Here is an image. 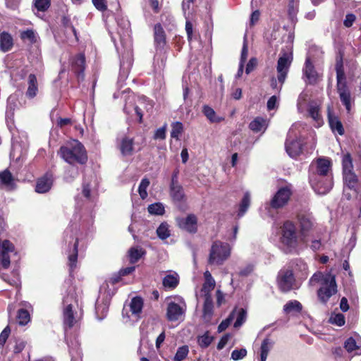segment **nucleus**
Instances as JSON below:
<instances>
[{
    "instance_id": "nucleus-1",
    "label": "nucleus",
    "mask_w": 361,
    "mask_h": 361,
    "mask_svg": "<svg viewBox=\"0 0 361 361\" xmlns=\"http://www.w3.org/2000/svg\"><path fill=\"white\" fill-rule=\"evenodd\" d=\"M344 51L339 50L336 58L335 70L336 72V90L342 104L345 107L348 114L351 113L352 104L354 99L351 97V92L346 81L343 66Z\"/></svg>"
},
{
    "instance_id": "nucleus-2",
    "label": "nucleus",
    "mask_w": 361,
    "mask_h": 361,
    "mask_svg": "<svg viewBox=\"0 0 361 361\" xmlns=\"http://www.w3.org/2000/svg\"><path fill=\"white\" fill-rule=\"evenodd\" d=\"M58 154L71 165H75V164L85 165L88 161L87 150L85 146L78 140H75L73 143L69 145L61 146Z\"/></svg>"
},
{
    "instance_id": "nucleus-3",
    "label": "nucleus",
    "mask_w": 361,
    "mask_h": 361,
    "mask_svg": "<svg viewBox=\"0 0 361 361\" xmlns=\"http://www.w3.org/2000/svg\"><path fill=\"white\" fill-rule=\"evenodd\" d=\"M280 242L286 247V253H298L299 237L295 223L285 221L281 226Z\"/></svg>"
},
{
    "instance_id": "nucleus-4",
    "label": "nucleus",
    "mask_w": 361,
    "mask_h": 361,
    "mask_svg": "<svg viewBox=\"0 0 361 361\" xmlns=\"http://www.w3.org/2000/svg\"><path fill=\"white\" fill-rule=\"evenodd\" d=\"M6 224L0 216V258L1 265L4 269H8L11 264L10 254H16L14 245L8 240L1 242V238L5 237Z\"/></svg>"
},
{
    "instance_id": "nucleus-5",
    "label": "nucleus",
    "mask_w": 361,
    "mask_h": 361,
    "mask_svg": "<svg viewBox=\"0 0 361 361\" xmlns=\"http://www.w3.org/2000/svg\"><path fill=\"white\" fill-rule=\"evenodd\" d=\"M295 219L299 226V233L303 238H305L314 228L315 219L309 208L298 209L295 213Z\"/></svg>"
},
{
    "instance_id": "nucleus-6",
    "label": "nucleus",
    "mask_w": 361,
    "mask_h": 361,
    "mask_svg": "<svg viewBox=\"0 0 361 361\" xmlns=\"http://www.w3.org/2000/svg\"><path fill=\"white\" fill-rule=\"evenodd\" d=\"M230 256L229 245L220 240L214 241L211 247L208 258L210 265H221Z\"/></svg>"
},
{
    "instance_id": "nucleus-7",
    "label": "nucleus",
    "mask_w": 361,
    "mask_h": 361,
    "mask_svg": "<svg viewBox=\"0 0 361 361\" xmlns=\"http://www.w3.org/2000/svg\"><path fill=\"white\" fill-rule=\"evenodd\" d=\"M309 183L314 191L320 195L327 194L334 186L333 173L327 176L318 175L308 176Z\"/></svg>"
},
{
    "instance_id": "nucleus-8",
    "label": "nucleus",
    "mask_w": 361,
    "mask_h": 361,
    "mask_svg": "<svg viewBox=\"0 0 361 361\" xmlns=\"http://www.w3.org/2000/svg\"><path fill=\"white\" fill-rule=\"evenodd\" d=\"M276 283L281 293H288L295 288L296 279L293 271L289 268H283L278 272Z\"/></svg>"
},
{
    "instance_id": "nucleus-9",
    "label": "nucleus",
    "mask_w": 361,
    "mask_h": 361,
    "mask_svg": "<svg viewBox=\"0 0 361 361\" xmlns=\"http://www.w3.org/2000/svg\"><path fill=\"white\" fill-rule=\"evenodd\" d=\"M333 173L332 161L329 157H319L313 160L308 169V176Z\"/></svg>"
},
{
    "instance_id": "nucleus-10",
    "label": "nucleus",
    "mask_w": 361,
    "mask_h": 361,
    "mask_svg": "<svg viewBox=\"0 0 361 361\" xmlns=\"http://www.w3.org/2000/svg\"><path fill=\"white\" fill-rule=\"evenodd\" d=\"M293 195L291 185L281 187L270 200L269 205L272 209H279L286 206Z\"/></svg>"
},
{
    "instance_id": "nucleus-11",
    "label": "nucleus",
    "mask_w": 361,
    "mask_h": 361,
    "mask_svg": "<svg viewBox=\"0 0 361 361\" xmlns=\"http://www.w3.org/2000/svg\"><path fill=\"white\" fill-rule=\"evenodd\" d=\"M338 291L336 276L327 279L317 290V295L319 300L322 304H326L330 298Z\"/></svg>"
},
{
    "instance_id": "nucleus-12",
    "label": "nucleus",
    "mask_w": 361,
    "mask_h": 361,
    "mask_svg": "<svg viewBox=\"0 0 361 361\" xmlns=\"http://www.w3.org/2000/svg\"><path fill=\"white\" fill-rule=\"evenodd\" d=\"M292 60V57H290L286 53L283 54L278 59L276 71L279 82L281 83V85H283L286 81Z\"/></svg>"
},
{
    "instance_id": "nucleus-13",
    "label": "nucleus",
    "mask_w": 361,
    "mask_h": 361,
    "mask_svg": "<svg viewBox=\"0 0 361 361\" xmlns=\"http://www.w3.org/2000/svg\"><path fill=\"white\" fill-rule=\"evenodd\" d=\"M302 74L303 77L306 78L305 82L307 85H314L318 82L319 74L309 56L305 59Z\"/></svg>"
},
{
    "instance_id": "nucleus-14",
    "label": "nucleus",
    "mask_w": 361,
    "mask_h": 361,
    "mask_svg": "<svg viewBox=\"0 0 361 361\" xmlns=\"http://www.w3.org/2000/svg\"><path fill=\"white\" fill-rule=\"evenodd\" d=\"M176 222L180 229L190 233H195L197 231V218L193 214H190L185 218H176Z\"/></svg>"
},
{
    "instance_id": "nucleus-15",
    "label": "nucleus",
    "mask_w": 361,
    "mask_h": 361,
    "mask_svg": "<svg viewBox=\"0 0 361 361\" xmlns=\"http://www.w3.org/2000/svg\"><path fill=\"white\" fill-rule=\"evenodd\" d=\"M154 44L157 50L162 51L166 45V34L160 23H156L153 28Z\"/></svg>"
},
{
    "instance_id": "nucleus-16",
    "label": "nucleus",
    "mask_w": 361,
    "mask_h": 361,
    "mask_svg": "<svg viewBox=\"0 0 361 361\" xmlns=\"http://www.w3.org/2000/svg\"><path fill=\"white\" fill-rule=\"evenodd\" d=\"M69 295L63 298V303L66 305L63 310V322L66 328L72 329L76 323L73 310V305L68 303Z\"/></svg>"
},
{
    "instance_id": "nucleus-17",
    "label": "nucleus",
    "mask_w": 361,
    "mask_h": 361,
    "mask_svg": "<svg viewBox=\"0 0 361 361\" xmlns=\"http://www.w3.org/2000/svg\"><path fill=\"white\" fill-rule=\"evenodd\" d=\"M54 183L53 175L51 172H46L42 176L36 180L35 190L37 193H46L49 192Z\"/></svg>"
},
{
    "instance_id": "nucleus-18",
    "label": "nucleus",
    "mask_w": 361,
    "mask_h": 361,
    "mask_svg": "<svg viewBox=\"0 0 361 361\" xmlns=\"http://www.w3.org/2000/svg\"><path fill=\"white\" fill-rule=\"evenodd\" d=\"M85 56L83 53H79L71 60V70L76 75L78 80H83L85 69Z\"/></svg>"
},
{
    "instance_id": "nucleus-19",
    "label": "nucleus",
    "mask_w": 361,
    "mask_h": 361,
    "mask_svg": "<svg viewBox=\"0 0 361 361\" xmlns=\"http://www.w3.org/2000/svg\"><path fill=\"white\" fill-rule=\"evenodd\" d=\"M135 141L133 137L123 136L118 140V148L123 156H130L134 152Z\"/></svg>"
},
{
    "instance_id": "nucleus-20",
    "label": "nucleus",
    "mask_w": 361,
    "mask_h": 361,
    "mask_svg": "<svg viewBox=\"0 0 361 361\" xmlns=\"http://www.w3.org/2000/svg\"><path fill=\"white\" fill-rule=\"evenodd\" d=\"M327 118L329 127L333 133H338V135H343L345 133L343 126L339 118L336 116L330 106L327 109Z\"/></svg>"
},
{
    "instance_id": "nucleus-21",
    "label": "nucleus",
    "mask_w": 361,
    "mask_h": 361,
    "mask_svg": "<svg viewBox=\"0 0 361 361\" xmlns=\"http://www.w3.org/2000/svg\"><path fill=\"white\" fill-rule=\"evenodd\" d=\"M39 92V84L35 74L30 73L27 79V90L25 96L29 99H34Z\"/></svg>"
},
{
    "instance_id": "nucleus-22",
    "label": "nucleus",
    "mask_w": 361,
    "mask_h": 361,
    "mask_svg": "<svg viewBox=\"0 0 361 361\" xmlns=\"http://www.w3.org/2000/svg\"><path fill=\"white\" fill-rule=\"evenodd\" d=\"M0 187H5L9 190L16 187L14 177L8 169L0 172Z\"/></svg>"
},
{
    "instance_id": "nucleus-23",
    "label": "nucleus",
    "mask_w": 361,
    "mask_h": 361,
    "mask_svg": "<svg viewBox=\"0 0 361 361\" xmlns=\"http://www.w3.org/2000/svg\"><path fill=\"white\" fill-rule=\"evenodd\" d=\"M183 310L180 305L171 302L168 304L166 310V317L169 321L175 322L178 320L180 317L183 314Z\"/></svg>"
},
{
    "instance_id": "nucleus-24",
    "label": "nucleus",
    "mask_w": 361,
    "mask_h": 361,
    "mask_svg": "<svg viewBox=\"0 0 361 361\" xmlns=\"http://www.w3.org/2000/svg\"><path fill=\"white\" fill-rule=\"evenodd\" d=\"M169 193L173 202H180L185 199L183 188L179 183L176 184H170Z\"/></svg>"
},
{
    "instance_id": "nucleus-25",
    "label": "nucleus",
    "mask_w": 361,
    "mask_h": 361,
    "mask_svg": "<svg viewBox=\"0 0 361 361\" xmlns=\"http://www.w3.org/2000/svg\"><path fill=\"white\" fill-rule=\"evenodd\" d=\"M204 281L201 288V292L204 296L212 295L211 292L214 289L216 282L209 271L204 273Z\"/></svg>"
},
{
    "instance_id": "nucleus-26",
    "label": "nucleus",
    "mask_w": 361,
    "mask_h": 361,
    "mask_svg": "<svg viewBox=\"0 0 361 361\" xmlns=\"http://www.w3.org/2000/svg\"><path fill=\"white\" fill-rule=\"evenodd\" d=\"M286 150L292 158H296L301 154L302 148L300 142L296 140L286 141L285 144Z\"/></svg>"
},
{
    "instance_id": "nucleus-27",
    "label": "nucleus",
    "mask_w": 361,
    "mask_h": 361,
    "mask_svg": "<svg viewBox=\"0 0 361 361\" xmlns=\"http://www.w3.org/2000/svg\"><path fill=\"white\" fill-rule=\"evenodd\" d=\"M13 47V39L11 35L3 31L0 33V50L3 52L10 51Z\"/></svg>"
},
{
    "instance_id": "nucleus-28",
    "label": "nucleus",
    "mask_w": 361,
    "mask_h": 361,
    "mask_svg": "<svg viewBox=\"0 0 361 361\" xmlns=\"http://www.w3.org/2000/svg\"><path fill=\"white\" fill-rule=\"evenodd\" d=\"M204 301L202 308V317L209 321L214 314V304L212 295L204 296Z\"/></svg>"
},
{
    "instance_id": "nucleus-29",
    "label": "nucleus",
    "mask_w": 361,
    "mask_h": 361,
    "mask_svg": "<svg viewBox=\"0 0 361 361\" xmlns=\"http://www.w3.org/2000/svg\"><path fill=\"white\" fill-rule=\"evenodd\" d=\"M146 251L138 246L131 247L128 251V257L130 264L137 263L144 255Z\"/></svg>"
},
{
    "instance_id": "nucleus-30",
    "label": "nucleus",
    "mask_w": 361,
    "mask_h": 361,
    "mask_svg": "<svg viewBox=\"0 0 361 361\" xmlns=\"http://www.w3.org/2000/svg\"><path fill=\"white\" fill-rule=\"evenodd\" d=\"M78 245L79 240L78 238H76L73 244L72 252L68 255V266L71 274L73 272V271L76 268L78 257Z\"/></svg>"
},
{
    "instance_id": "nucleus-31",
    "label": "nucleus",
    "mask_w": 361,
    "mask_h": 361,
    "mask_svg": "<svg viewBox=\"0 0 361 361\" xmlns=\"http://www.w3.org/2000/svg\"><path fill=\"white\" fill-rule=\"evenodd\" d=\"M344 184L349 189L356 192V188L358 183L357 175L353 171L343 173Z\"/></svg>"
},
{
    "instance_id": "nucleus-32",
    "label": "nucleus",
    "mask_w": 361,
    "mask_h": 361,
    "mask_svg": "<svg viewBox=\"0 0 361 361\" xmlns=\"http://www.w3.org/2000/svg\"><path fill=\"white\" fill-rule=\"evenodd\" d=\"M274 342L269 337L265 338L260 347V361H266L268 354L273 347Z\"/></svg>"
},
{
    "instance_id": "nucleus-33",
    "label": "nucleus",
    "mask_w": 361,
    "mask_h": 361,
    "mask_svg": "<svg viewBox=\"0 0 361 361\" xmlns=\"http://www.w3.org/2000/svg\"><path fill=\"white\" fill-rule=\"evenodd\" d=\"M334 275H332L331 274H324L321 271H317L315 272L312 277L310 278L309 281V284L310 286H314L316 283H320L321 286L325 283V281L327 279H330L331 277H333Z\"/></svg>"
},
{
    "instance_id": "nucleus-34",
    "label": "nucleus",
    "mask_w": 361,
    "mask_h": 361,
    "mask_svg": "<svg viewBox=\"0 0 361 361\" xmlns=\"http://www.w3.org/2000/svg\"><path fill=\"white\" fill-rule=\"evenodd\" d=\"M143 307V300L141 297L136 296L132 298L130 308L132 314H139L142 312Z\"/></svg>"
},
{
    "instance_id": "nucleus-35",
    "label": "nucleus",
    "mask_w": 361,
    "mask_h": 361,
    "mask_svg": "<svg viewBox=\"0 0 361 361\" xmlns=\"http://www.w3.org/2000/svg\"><path fill=\"white\" fill-rule=\"evenodd\" d=\"M250 205V195L248 192H246L243 199L241 200V202L239 204V210L238 213V216L239 218L242 217L247 210L248 209Z\"/></svg>"
},
{
    "instance_id": "nucleus-36",
    "label": "nucleus",
    "mask_w": 361,
    "mask_h": 361,
    "mask_svg": "<svg viewBox=\"0 0 361 361\" xmlns=\"http://www.w3.org/2000/svg\"><path fill=\"white\" fill-rule=\"evenodd\" d=\"M179 279L177 275L168 274L164 277L162 284L165 288L174 289L177 287Z\"/></svg>"
},
{
    "instance_id": "nucleus-37",
    "label": "nucleus",
    "mask_w": 361,
    "mask_h": 361,
    "mask_svg": "<svg viewBox=\"0 0 361 361\" xmlns=\"http://www.w3.org/2000/svg\"><path fill=\"white\" fill-rule=\"evenodd\" d=\"M202 113L211 123H219L223 120L222 118L216 117L214 110L208 105L203 106Z\"/></svg>"
},
{
    "instance_id": "nucleus-38",
    "label": "nucleus",
    "mask_w": 361,
    "mask_h": 361,
    "mask_svg": "<svg viewBox=\"0 0 361 361\" xmlns=\"http://www.w3.org/2000/svg\"><path fill=\"white\" fill-rule=\"evenodd\" d=\"M302 309V306L298 300H290L283 306V311L286 314L292 312H300Z\"/></svg>"
},
{
    "instance_id": "nucleus-39",
    "label": "nucleus",
    "mask_w": 361,
    "mask_h": 361,
    "mask_svg": "<svg viewBox=\"0 0 361 361\" xmlns=\"http://www.w3.org/2000/svg\"><path fill=\"white\" fill-rule=\"evenodd\" d=\"M61 23L65 30H71L73 35L75 36V39L78 40L77 30L75 27L73 26L69 16H62L61 18Z\"/></svg>"
},
{
    "instance_id": "nucleus-40",
    "label": "nucleus",
    "mask_w": 361,
    "mask_h": 361,
    "mask_svg": "<svg viewBox=\"0 0 361 361\" xmlns=\"http://www.w3.org/2000/svg\"><path fill=\"white\" fill-rule=\"evenodd\" d=\"M20 37L23 41H27L30 44L37 42V35L34 30L27 29L20 32Z\"/></svg>"
},
{
    "instance_id": "nucleus-41",
    "label": "nucleus",
    "mask_w": 361,
    "mask_h": 361,
    "mask_svg": "<svg viewBox=\"0 0 361 361\" xmlns=\"http://www.w3.org/2000/svg\"><path fill=\"white\" fill-rule=\"evenodd\" d=\"M184 128L183 125L180 121L173 122L171 123V137L172 138L176 139V140H180V137L183 133Z\"/></svg>"
},
{
    "instance_id": "nucleus-42",
    "label": "nucleus",
    "mask_w": 361,
    "mask_h": 361,
    "mask_svg": "<svg viewBox=\"0 0 361 361\" xmlns=\"http://www.w3.org/2000/svg\"><path fill=\"white\" fill-rule=\"evenodd\" d=\"M266 124V120L260 116L256 117L249 124V128L251 130L258 133L262 130Z\"/></svg>"
},
{
    "instance_id": "nucleus-43",
    "label": "nucleus",
    "mask_w": 361,
    "mask_h": 361,
    "mask_svg": "<svg viewBox=\"0 0 361 361\" xmlns=\"http://www.w3.org/2000/svg\"><path fill=\"white\" fill-rule=\"evenodd\" d=\"M30 321L29 312L23 308L20 309L17 314V322L21 326L26 325Z\"/></svg>"
},
{
    "instance_id": "nucleus-44",
    "label": "nucleus",
    "mask_w": 361,
    "mask_h": 361,
    "mask_svg": "<svg viewBox=\"0 0 361 361\" xmlns=\"http://www.w3.org/2000/svg\"><path fill=\"white\" fill-rule=\"evenodd\" d=\"M214 337L209 335V332L206 331L202 336H198L197 343L202 348H208L212 343Z\"/></svg>"
},
{
    "instance_id": "nucleus-45",
    "label": "nucleus",
    "mask_w": 361,
    "mask_h": 361,
    "mask_svg": "<svg viewBox=\"0 0 361 361\" xmlns=\"http://www.w3.org/2000/svg\"><path fill=\"white\" fill-rule=\"evenodd\" d=\"M342 167H343V173L346 172L353 171V159L350 153H346L343 155L342 159Z\"/></svg>"
},
{
    "instance_id": "nucleus-46",
    "label": "nucleus",
    "mask_w": 361,
    "mask_h": 361,
    "mask_svg": "<svg viewBox=\"0 0 361 361\" xmlns=\"http://www.w3.org/2000/svg\"><path fill=\"white\" fill-rule=\"evenodd\" d=\"M157 234L161 240L168 238L171 235L168 224L166 222L161 223L157 229Z\"/></svg>"
},
{
    "instance_id": "nucleus-47",
    "label": "nucleus",
    "mask_w": 361,
    "mask_h": 361,
    "mask_svg": "<svg viewBox=\"0 0 361 361\" xmlns=\"http://www.w3.org/2000/svg\"><path fill=\"white\" fill-rule=\"evenodd\" d=\"M147 211L151 214L163 215L165 212V209L161 202H156L149 204L147 207Z\"/></svg>"
},
{
    "instance_id": "nucleus-48",
    "label": "nucleus",
    "mask_w": 361,
    "mask_h": 361,
    "mask_svg": "<svg viewBox=\"0 0 361 361\" xmlns=\"http://www.w3.org/2000/svg\"><path fill=\"white\" fill-rule=\"evenodd\" d=\"M189 353V348L188 345H183L178 348L173 360L174 361H182L186 358Z\"/></svg>"
},
{
    "instance_id": "nucleus-49",
    "label": "nucleus",
    "mask_w": 361,
    "mask_h": 361,
    "mask_svg": "<svg viewBox=\"0 0 361 361\" xmlns=\"http://www.w3.org/2000/svg\"><path fill=\"white\" fill-rule=\"evenodd\" d=\"M149 180L147 178H144L139 185L138 192L140 197L143 200L147 197V188L149 185Z\"/></svg>"
},
{
    "instance_id": "nucleus-50",
    "label": "nucleus",
    "mask_w": 361,
    "mask_h": 361,
    "mask_svg": "<svg viewBox=\"0 0 361 361\" xmlns=\"http://www.w3.org/2000/svg\"><path fill=\"white\" fill-rule=\"evenodd\" d=\"M34 4L38 11L44 12L50 7L51 0H35Z\"/></svg>"
},
{
    "instance_id": "nucleus-51",
    "label": "nucleus",
    "mask_w": 361,
    "mask_h": 361,
    "mask_svg": "<svg viewBox=\"0 0 361 361\" xmlns=\"http://www.w3.org/2000/svg\"><path fill=\"white\" fill-rule=\"evenodd\" d=\"M167 124L165 123L162 127L157 129L154 133V140H165L166 137Z\"/></svg>"
},
{
    "instance_id": "nucleus-52",
    "label": "nucleus",
    "mask_w": 361,
    "mask_h": 361,
    "mask_svg": "<svg viewBox=\"0 0 361 361\" xmlns=\"http://www.w3.org/2000/svg\"><path fill=\"white\" fill-rule=\"evenodd\" d=\"M330 321L334 324L342 326L345 322V316L341 313L335 314L330 317Z\"/></svg>"
},
{
    "instance_id": "nucleus-53",
    "label": "nucleus",
    "mask_w": 361,
    "mask_h": 361,
    "mask_svg": "<svg viewBox=\"0 0 361 361\" xmlns=\"http://www.w3.org/2000/svg\"><path fill=\"white\" fill-rule=\"evenodd\" d=\"M247 355V350L245 348L235 349L231 353V359L239 360L243 359Z\"/></svg>"
},
{
    "instance_id": "nucleus-54",
    "label": "nucleus",
    "mask_w": 361,
    "mask_h": 361,
    "mask_svg": "<svg viewBox=\"0 0 361 361\" xmlns=\"http://www.w3.org/2000/svg\"><path fill=\"white\" fill-rule=\"evenodd\" d=\"M233 319V314L231 313L226 319L223 320L218 326V332L224 331L231 324Z\"/></svg>"
},
{
    "instance_id": "nucleus-55",
    "label": "nucleus",
    "mask_w": 361,
    "mask_h": 361,
    "mask_svg": "<svg viewBox=\"0 0 361 361\" xmlns=\"http://www.w3.org/2000/svg\"><path fill=\"white\" fill-rule=\"evenodd\" d=\"M308 114L315 121H319L321 119L319 108L317 106H310L308 109Z\"/></svg>"
},
{
    "instance_id": "nucleus-56",
    "label": "nucleus",
    "mask_w": 361,
    "mask_h": 361,
    "mask_svg": "<svg viewBox=\"0 0 361 361\" xmlns=\"http://www.w3.org/2000/svg\"><path fill=\"white\" fill-rule=\"evenodd\" d=\"M344 348L345 350L351 353L357 348V343L353 337L348 338L344 343Z\"/></svg>"
},
{
    "instance_id": "nucleus-57",
    "label": "nucleus",
    "mask_w": 361,
    "mask_h": 361,
    "mask_svg": "<svg viewBox=\"0 0 361 361\" xmlns=\"http://www.w3.org/2000/svg\"><path fill=\"white\" fill-rule=\"evenodd\" d=\"M11 334V328L6 326L0 334V348H3L5 345L9 335Z\"/></svg>"
},
{
    "instance_id": "nucleus-58",
    "label": "nucleus",
    "mask_w": 361,
    "mask_h": 361,
    "mask_svg": "<svg viewBox=\"0 0 361 361\" xmlns=\"http://www.w3.org/2000/svg\"><path fill=\"white\" fill-rule=\"evenodd\" d=\"M246 318V311L244 309H240L238 314L237 319L234 323V327L238 328L240 326L245 322Z\"/></svg>"
},
{
    "instance_id": "nucleus-59",
    "label": "nucleus",
    "mask_w": 361,
    "mask_h": 361,
    "mask_svg": "<svg viewBox=\"0 0 361 361\" xmlns=\"http://www.w3.org/2000/svg\"><path fill=\"white\" fill-rule=\"evenodd\" d=\"M92 1L98 11L104 12L107 10L106 0H92Z\"/></svg>"
},
{
    "instance_id": "nucleus-60",
    "label": "nucleus",
    "mask_w": 361,
    "mask_h": 361,
    "mask_svg": "<svg viewBox=\"0 0 361 361\" xmlns=\"http://www.w3.org/2000/svg\"><path fill=\"white\" fill-rule=\"evenodd\" d=\"M257 65V59L255 57L251 58L248 63H247L245 73L246 74H250L254 69L256 68Z\"/></svg>"
},
{
    "instance_id": "nucleus-61",
    "label": "nucleus",
    "mask_w": 361,
    "mask_h": 361,
    "mask_svg": "<svg viewBox=\"0 0 361 361\" xmlns=\"http://www.w3.org/2000/svg\"><path fill=\"white\" fill-rule=\"evenodd\" d=\"M356 17L353 13H348L345 16L343 25L346 27H350L355 21Z\"/></svg>"
},
{
    "instance_id": "nucleus-62",
    "label": "nucleus",
    "mask_w": 361,
    "mask_h": 361,
    "mask_svg": "<svg viewBox=\"0 0 361 361\" xmlns=\"http://www.w3.org/2000/svg\"><path fill=\"white\" fill-rule=\"evenodd\" d=\"M248 55V48L246 41L244 42L243 46L241 50V54H240V63H245L247 61Z\"/></svg>"
},
{
    "instance_id": "nucleus-63",
    "label": "nucleus",
    "mask_w": 361,
    "mask_h": 361,
    "mask_svg": "<svg viewBox=\"0 0 361 361\" xmlns=\"http://www.w3.org/2000/svg\"><path fill=\"white\" fill-rule=\"evenodd\" d=\"M216 306L219 307L225 302V295L220 289H217L216 291Z\"/></svg>"
},
{
    "instance_id": "nucleus-64",
    "label": "nucleus",
    "mask_w": 361,
    "mask_h": 361,
    "mask_svg": "<svg viewBox=\"0 0 361 361\" xmlns=\"http://www.w3.org/2000/svg\"><path fill=\"white\" fill-rule=\"evenodd\" d=\"M229 338H230V334H226L225 335H224L219 340V343H217V345H216L217 349L218 350L223 349L227 344Z\"/></svg>"
}]
</instances>
